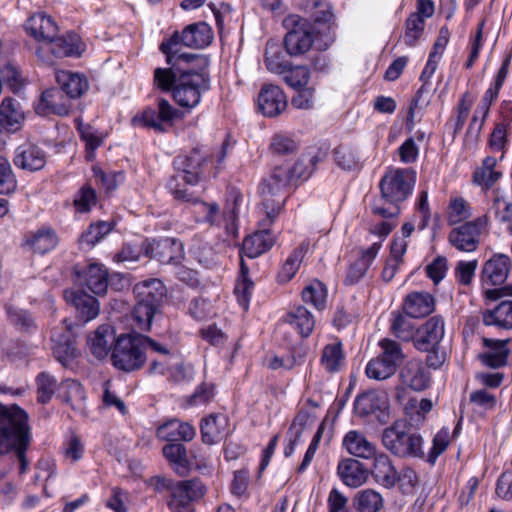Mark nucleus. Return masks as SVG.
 <instances>
[{"label":"nucleus","instance_id":"1","mask_svg":"<svg viewBox=\"0 0 512 512\" xmlns=\"http://www.w3.org/2000/svg\"><path fill=\"white\" fill-rule=\"evenodd\" d=\"M30 444L28 415L18 406L0 404V457L15 456L20 472L28 469L26 453Z\"/></svg>","mask_w":512,"mask_h":512},{"label":"nucleus","instance_id":"2","mask_svg":"<svg viewBox=\"0 0 512 512\" xmlns=\"http://www.w3.org/2000/svg\"><path fill=\"white\" fill-rule=\"evenodd\" d=\"M416 182L415 172L410 169H392L380 180V196L371 203L374 215L384 219L396 218L400 204L412 193Z\"/></svg>","mask_w":512,"mask_h":512},{"label":"nucleus","instance_id":"3","mask_svg":"<svg viewBox=\"0 0 512 512\" xmlns=\"http://www.w3.org/2000/svg\"><path fill=\"white\" fill-rule=\"evenodd\" d=\"M382 446L393 456L401 459H423L424 439L405 419L395 420L381 433Z\"/></svg>","mask_w":512,"mask_h":512},{"label":"nucleus","instance_id":"4","mask_svg":"<svg viewBox=\"0 0 512 512\" xmlns=\"http://www.w3.org/2000/svg\"><path fill=\"white\" fill-rule=\"evenodd\" d=\"M155 491L164 494L168 508L172 512H192L193 503L206 494V486L198 479L175 481L166 477H156Z\"/></svg>","mask_w":512,"mask_h":512},{"label":"nucleus","instance_id":"5","mask_svg":"<svg viewBox=\"0 0 512 512\" xmlns=\"http://www.w3.org/2000/svg\"><path fill=\"white\" fill-rule=\"evenodd\" d=\"M292 183L293 171H290V166L281 165L276 166L259 184V193L263 196L262 205L269 224L274 222L284 205V200H272L271 197L285 191Z\"/></svg>","mask_w":512,"mask_h":512},{"label":"nucleus","instance_id":"6","mask_svg":"<svg viewBox=\"0 0 512 512\" xmlns=\"http://www.w3.org/2000/svg\"><path fill=\"white\" fill-rule=\"evenodd\" d=\"M112 365L124 372H133L143 367L147 355L143 350L141 334H121L111 348Z\"/></svg>","mask_w":512,"mask_h":512},{"label":"nucleus","instance_id":"7","mask_svg":"<svg viewBox=\"0 0 512 512\" xmlns=\"http://www.w3.org/2000/svg\"><path fill=\"white\" fill-rule=\"evenodd\" d=\"M213 39L211 27L205 22H197L186 26L181 33L174 32L173 35L160 45V50L166 58H175L182 51V46L189 48H204Z\"/></svg>","mask_w":512,"mask_h":512},{"label":"nucleus","instance_id":"8","mask_svg":"<svg viewBox=\"0 0 512 512\" xmlns=\"http://www.w3.org/2000/svg\"><path fill=\"white\" fill-rule=\"evenodd\" d=\"M283 25L288 30L284 46L290 56H300L310 50L314 42V31L308 20L290 14L284 18Z\"/></svg>","mask_w":512,"mask_h":512},{"label":"nucleus","instance_id":"9","mask_svg":"<svg viewBox=\"0 0 512 512\" xmlns=\"http://www.w3.org/2000/svg\"><path fill=\"white\" fill-rule=\"evenodd\" d=\"M209 89L208 74L179 73L177 84L173 89V98L182 107L194 108L200 103L202 93Z\"/></svg>","mask_w":512,"mask_h":512},{"label":"nucleus","instance_id":"10","mask_svg":"<svg viewBox=\"0 0 512 512\" xmlns=\"http://www.w3.org/2000/svg\"><path fill=\"white\" fill-rule=\"evenodd\" d=\"M180 117L178 109L173 107L171 103L164 99L157 100V108L148 107L141 113L133 117L134 126L153 129L159 133H165L174 124V121Z\"/></svg>","mask_w":512,"mask_h":512},{"label":"nucleus","instance_id":"11","mask_svg":"<svg viewBox=\"0 0 512 512\" xmlns=\"http://www.w3.org/2000/svg\"><path fill=\"white\" fill-rule=\"evenodd\" d=\"M488 222L487 216L465 222L453 228L449 235V243L459 251L473 252L478 248L482 230Z\"/></svg>","mask_w":512,"mask_h":512},{"label":"nucleus","instance_id":"12","mask_svg":"<svg viewBox=\"0 0 512 512\" xmlns=\"http://www.w3.org/2000/svg\"><path fill=\"white\" fill-rule=\"evenodd\" d=\"M142 247L146 256L162 264H178L184 258L183 244L175 238L145 240Z\"/></svg>","mask_w":512,"mask_h":512},{"label":"nucleus","instance_id":"13","mask_svg":"<svg viewBox=\"0 0 512 512\" xmlns=\"http://www.w3.org/2000/svg\"><path fill=\"white\" fill-rule=\"evenodd\" d=\"M511 270V259L502 253L493 254L483 265L481 270L482 282L486 285H502L508 278Z\"/></svg>","mask_w":512,"mask_h":512},{"label":"nucleus","instance_id":"14","mask_svg":"<svg viewBox=\"0 0 512 512\" xmlns=\"http://www.w3.org/2000/svg\"><path fill=\"white\" fill-rule=\"evenodd\" d=\"M207 156L199 149H193L189 155L177 156L174 165L177 169L182 170L179 175L181 179L189 184L196 185L202 174V167L207 162Z\"/></svg>","mask_w":512,"mask_h":512},{"label":"nucleus","instance_id":"15","mask_svg":"<svg viewBox=\"0 0 512 512\" xmlns=\"http://www.w3.org/2000/svg\"><path fill=\"white\" fill-rule=\"evenodd\" d=\"M372 458L371 475L374 480L385 488H393L400 480V475L390 456L385 452L377 451Z\"/></svg>","mask_w":512,"mask_h":512},{"label":"nucleus","instance_id":"16","mask_svg":"<svg viewBox=\"0 0 512 512\" xmlns=\"http://www.w3.org/2000/svg\"><path fill=\"white\" fill-rule=\"evenodd\" d=\"M444 320L441 316H433L427 320L415 339L414 345L420 351H429L439 346L444 336Z\"/></svg>","mask_w":512,"mask_h":512},{"label":"nucleus","instance_id":"17","mask_svg":"<svg viewBox=\"0 0 512 512\" xmlns=\"http://www.w3.org/2000/svg\"><path fill=\"white\" fill-rule=\"evenodd\" d=\"M258 107L268 117H275L287 107V99L282 89L276 85H264L258 96Z\"/></svg>","mask_w":512,"mask_h":512},{"label":"nucleus","instance_id":"18","mask_svg":"<svg viewBox=\"0 0 512 512\" xmlns=\"http://www.w3.org/2000/svg\"><path fill=\"white\" fill-rule=\"evenodd\" d=\"M71 108V99L61 88H50L45 90L37 107V113L42 115L56 114L59 116L68 115Z\"/></svg>","mask_w":512,"mask_h":512},{"label":"nucleus","instance_id":"19","mask_svg":"<svg viewBox=\"0 0 512 512\" xmlns=\"http://www.w3.org/2000/svg\"><path fill=\"white\" fill-rule=\"evenodd\" d=\"M381 246V241H379L374 242L366 249H360V256L347 269L344 279L346 285H354L366 275L369 267L377 257Z\"/></svg>","mask_w":512,"mask_h":512},{"label":"nucleus","instance_id":"20","mask_svg":"<svg viewBox=\"0 0 512 512\" xmlns=\"http://www.w3.org/2000/svg\"><path fill=\"white\" fill-rule=\"evenodd\" d=\"M200 430L205 444L218 443L230 433L229 419L224 414H211L201 421Z\"/></svg>","mask_w":512,"mask_h":512},{"label":"nucleus","instance_id":"21","mask_svg":"<svg viewBox=\"0 0 512 512\" xmlns=\"http://www.w3.org/2000/svg\"><path fill=\"white\" fill-rule=\"evenodd\" d=\"M262 225L264 227L263 230L257 231L244 239L241 249L242 257L256 258L273 246L275 239L266 228L270 225L267 221V216L263 219Z\"/></svg>","mask_w":512,"mask_h":512},{"label":"nucleus","instance_id":"22","mask_svg":"<svg viewBox=\"0 0 512 512\" xmlns=\"http://www.w3.org/2000/svg\"><path fill=\"white\" fill-rule=\"evenodd\" d=\"M78 281L95 295H104L109 284L108 271L103 265L90 264L78 273Z\"/></svg>","mask_w":512,"mask_h":512},{"label":"nucleus","instance_id":"23","mask_svg":"<svg viewBox=\"0 0 512 512\" xmlns=\"http://www.w3.org/2000/svg\"><path fill=\"white\" fill-rule=\"evenodd\" d=\"M337 475L350 488H358L366 483L368 469L355 458H345L338 463Z\"/></svg>","mask_w":512,"mask_h":512},{"label":"nucleus","instance_id":"24","mask_svg":"<svg viewBox=\"0 0 512 512\" xmlns=\"http://www.w3.org/2000/svg\"><path fill=\"white\" fill-rule=\"evenodd\" d=\"M25 114L21 104L14 98L5 97L0 105V127L9 133L21 129Z\"/></svg>","mask_w":512,"mask_h":512},{"label":"nucleus","instance_id":"25","mask_svg":"<svg viewBox=\"0 0 512 512\" xmlns=\"http://www.w3.org/2000/svg\"><path fill=\"white\" fill-rule=\"evenodd\" d=\"M402 382L415 391L425 390L430 383V373L422 361L411 359L407 361L400 371Z\"/></svg>","mask_w":512,"mask_h":512},{"label":"nucleus","instance_id":"26","mask_svg":"<svg viewBox=\"0 0 512 512\" xmlns=\"http://www.w3.org/2000/svg\"><path fill=\"white\" fill-rule=\"evenodd\" d=\"M342 446L347 453L361 459H371L377 452L374 443L370 442L365 434L358 430L348 431L342 440Z\"/></svg>","mask_w":512,"mask_h":512},{"label":"nucleus","instance_id":"27","mask_svg":"<svg viewBox=\"0 0 512 512\" xmlns=\"http://www.w3.org/2000/svg\"><path fill=\"white\" fill-rule=\"evenodd\" d=\"M195 429L187 422L170 419L157 428V437L169 443L191 441L195 437Z\"/></svg>","mask_w":512,"mask_h":512},{"label":"nucleus","instance_id":"28","mask_svg":"<svg viewBox=\"0 0 512 512\" xmlns=\"http://www.w3.org/2000/svg\"><path fill=\"white\" fill-rule=\"evenodd\" d=\"M169 65L175 67L179 73H203L208 74L207 68L210 60L206 55L179 52L175 58H166Z\"/></svg>","mask_w":512,"mask_h":512},{"label":"nucleus","instance_id":"29","mask_svg":"<svg viewBox=\"0 0 512 512\" xmlns=\"http://www.w3.org/2000/svg\"><path fill=\"white\" fill-rule=\"evenodd\" d=\"M55 79L62 91L71 100L81 97L89 88L86 77L79 73L59 70L55 73Z\"/></svg>","mask_w":512,"mask_h":512},{"label":"nucleus","instance_id":"30","mask_svg":"<svg viewBox=\"0 0 512 512\" xmlns=\"http://www.w3.org/2000/svg\"><path fill=\"white\" fill-rule=\"evenodd\" d=\"M64 296L67 302L75 306L84 321H90L99 314L97 299L83 290H66Z\"/></svg>","mask_w":512,"mask_h":512},{"label":"nucleus","instance_id":"31","mask_svg":"<svg viewBox=\"0 0 512 512\" xmlns=\"http://www.w3.org/2000/svg\"><path fill=\"white\" fill-rule=\"evenodd\" d=\"M435 301L427 292L409 294L403 304L404 312L411 318H422L433 312Z\"/></svg>","mask_w":512,"mask_h":512},{"label":"nucleus","instance_id":"32","mask_svg":"<svg viewBox=\"0 0 512 512\" xmlns=\"http://www.w3.org/2000/svg\"><path fill=\"white\" fill-rule=\"evenodd\" d=\"M283 322L291 325L303 338L309 337L315 328L314 316L304 306H297L291 309L283 317Z\"/></svg>","mask_w":512,"mask_h":512},{"label":"nucleus","instance_id":"33","mask_svg":"<svg viewBox=\"0 0 512 512\" xmlns=\"http://www.w3.org/2000/svg\"><path fill=\"white\" fill-rule=\"evenodd\" d=\"M483 323L501 329H512V300H502L483 313Z\"/></svg>","mask_w":512,"mask_h":512},{"label":"nucleus","instance_id":"34","mask_svg":"<svg viewBox=\"0 0 512 512\" xmlns=\"http://www.w3.org/2000/svg\"><path fill=\"white\" fill-rule=\"evenodd\" d=\"M134 291L137 299L145 301L148 304H152L157 309L160 308L163 298L166 295V288L162 281L159 279H150L138 283Z\"/></svg>","mask_w":512,"mask_h":512},{"label":"nucleus","instance_id":"35","mask_svg":"<svg viewBox=\"0 0 512 512\" xmlns=\"http://www.w3.org/2000/svg\"><path fill=\"white\" fill-rule=\"evenodd\" d=\"M483 344L488 351L482 353L480 359L486 366L499 368L506 364L508 349L504 341L484 338Z\"/></svg>","mask_w":512,"mask_h":512},{"label":"nucleus","instance_id":"36","mask_svg":"<svg viewBox=\"0 0 512 512\" xmlns=\"http://www.w3.org/2000/svg\"><path fill=\"white\" fill-rule=\"evenodd\" d=\"M49 50L56 57H79L84 51L83 44L76 34L57 37L49 45Z\"/></svg>","mask_w":512,"mask_h":512},{"label":"nucleus","instance_id":"37","mask_svg":"<svg viewBox=\"0 0 512 512\" xmlns=\"http://www.w3.org/2000/svg\"><path fill=\"white\" fill-rule=\"evenodd\" d=\"M345 363L342 343L335 341L324 346L320 358L321 366L328 373L338 372Z\"/></svg>","mask_w":512,"mask_h":512},{"label":"nucleus","instance_id":"38","mask_svg":"<svg viewBox=\"0 0 512 512\" xmlns=\"http://www.w3.org/2000/svg\"><path fill=\"white\" fill-rule=\"evenodd\" d=\"M58 35V26L54 19L45 12L34 13V39L43 41L48 46Z\"/></svg>","mask_w":512,"mask_h":512},{"label":"nucleus","instance_id":"39","mask_svg":"<svg viewBox=\"0 0 512 512\" xmlns=\"http://www.w3.org/2000/svg\"><path fill=\"white\" fill-rule=\"evenodd\" d=\"M163 455L170 463L173 470L180 476L187 474L189 461L187 450L183 444L168 443L163 447Z\"/></svg>","mask_w":512,"mask_h":512},{"label":"nucleus","instance_id":"40","mask_svg":"<svg viewBox=\"0 0 512 512\" xmlns=\"http://www.w3.org/2000/svg\"><path fill=\"white\" fill-rule=\"evenodd\" d=\"M112 335V329L109 325L99 326L95 332L88 338L90 352L97 358H105L113 345H110L108 337Z\"/></svg>","mask_w":512,"mask_h":512},{"label":"nucleus","instance_id":"41","mask_svg":"<svg viewBox=\"0 0 512 512\" xmlns=\"http://www.w3.org/2000/svg\"><path fill=\"white\" fill-rule=\"evenodd\" d=\"M36 399L39 404L46 405L59 389L57 379L48 372H41L35 378Z\"/></svg>","mask_w":512,"mask_h":512},{"label":"nucleus","instance_id":"42","mask_svg":"<svg viewBox=\"0 0 512 512\" xmlns=\"http://www.w3.org/2000/svg\"><path fill=\"white\" fill-rule=\"evenodd\" d=\"M308 247L309 243L304 241L289 255L278 273V280L280 282H288L295 276Z\"/></svg>","mask_w":512,"mask_h":512},{"label":"nucleus","instance_id":"43","mask_svg":"<svg viewBox=\"0 0 512 512\" xmlns=\"http://www.w3.org/2000/svg\"><path fill=\"white\" fill-rule=\"evenodd\" d=\"M384 400L380 394L375 391H368L358 395L354 400V411L360 416H368L377 410H381Z\"/></svg>","mask_w":512,"mask_h":512},{"label":"nucleus","instance_id":"44","mask_svg":"<svg viewBox=\"0 0 512 512\" xmlns=\"http://www.w3.org/2000/svg\"><path fill=\"white\" fill-rule=\"evenodd\" d=\"M113 228L114 223L109 221H98L96 223H92L81 234L79 242L82 246L91 248L107 236Z\"/></svg>","mask_w":512,"mask_h":512},{"label":"nucleus","instance_id":"45","mask_svg":"<svg viewBox=\"0 0 512 512\" xmlns=\"http://www.w3.org/2000/svg\"><path fill=\"white\" fill-rule=\"evenodd\" d=\"M354 502L359 512H380L383 508L381 494L373 489L359 491L354 498Z\"/></svg>","mask_w":512,"mask_h":512},{"label":"nucleus","instance_id":"46","mask_svg":"<svg viewBox=\"0 0 512 512\" xmlns=\"http://www.w3.org/2000/svg\"><path fill=\"white\" fill-rule=\"evenodd\" d=\"M265 64L267 69L281 75L289 66L281 51V46L273 41H268L265 50Z\"/></svg>","mask_w":512,"mask_h":512},{"label":"nucleus","instance_id":"47","mask_svg":"<svg viewBox=\"0 0 512 512\" xmlns=\"http://www.w3.org/2000/svg\"><path fill=\"white\" fill-rule=\"evenodd\" d=\"M301 9L317 23H327L333 16L329 3L324 0H304Z\"/></svg>","mask_w":512,"mask_h":512},{"label":"nucleus","instance_id":"48","mask_svg":"<svg viewBox=\"0 0 512 512\" xmlns=\"http://www.w3.org/2000/svg\"><path fill=\"white\" fill-rule=\"evenodd\" d=\"M158 310L152 304L137 299L132 313L135 327L141 331H149Z\"/></svg>","mask_w":512,"mask_h":512},{"label":"nucleus","instance_id":"49","mask_svg":"<svg viewBox=\"0 0 512 512\" xmlns=\"http://www.w3.org/2000/svg\"><path fill=\"white\" fill-rule=\"evenodd\" d=\"M60 396L63 401L70 404L73 408L80 407L85 400V391L83 386L76 380L67 379L61 382L59 386Z\"/></svg>","mask_w":512,"mask_h":512},{"label":"nucleus","instance_id":"50","mask_svg":"<svg viewBox=\"0 0 512 512\" xmlns=\"http://www.w3.org/2000/svg\"><path fill=\"white\" fill-rule=\"evenodd\" d=\"M379 346L382 352L378 357L386 361L389 365H392V367L397 370L405 357L401 345L391 339H382L379 342Z\"/></svg>","mask_w":512,"mask_h":512},{"label":"nucleus","instance_id":"51","mask_svg":"<svg viewBox=\"0 0 512 512\" xmlns=\"http://www.w3.org/2000/svg\"><path fill=\"white\" fill-rule=\"evenodd\" d=\"M58 244V236L51 227H42L34 233V253L45 254Z\"/></svg>","mask_w":512,"mask_h":512},{"label":"nucleus","instance_id":"52","mask_svg":"<svg viewBox=\"0 0 512 512\" xmlns=\"http://www.w3.org/2000/svg\"><path fill=\"white\" fill-rule=\"evenodd\" d=\"M327 290L323 283L313 281L302 291V299L305 303L312 304L316 309L322 310L326 305Z\"/></svg>","mask_w":512,"mask_h":512},{"label":"nucleus","instance_id":"53","mask_svg":"<svg viewBox=\"0 0 512 512\" xmlns=\"http://www.w3.org/2000/svg\"><path fill=\"white\" fill-rule=\"evenodd\" d=\"M170 66V68H156L154 70V87L163 92H173L178 81L179 71L172 65Z\"/></svg>","mask_w":512,"mask_h":512},{"label":"nucleus","instance_id":"54","mask_svg":"<svg viewBox=\"0 0 512 512\" xmlns=\"http://www.w3.org/2000/svg\"><path fill=\"white\" fill-rule=\"evenodd\" d=\"M283 81L294 90L307 86L310 80V71L305 66H288L281 74Z\"/></svg>","mask_w":512,"mask_h":512},{"label":"nucleus","instance_id":"55","mask_svg":"<svg viewBox=\"0 0 512 512\" xmlns=\"http://www.w3.org/2000/svg\"><path fill=\"white\" fill-rule=\"evenodd\" d=\"M425 27L423 17L418 14H410L405 22V33L403 36L404 42L407 46L413 47L421 38Z\"/></svg>","mask_w":512,"mask_h":512},{"label":"nucleus","instance_id":"56","mask_svg":"<svg viewBox=\"0 0 512 512\" xmlns=\"http://www.w3.org/2000/svg\"><path fill=\"white\" fill-rule=\"evenodd\" d=\"M77 212L87 213L97 204V194L90 184L83 185L73 200Z\"/></svg>","mask_w":512,"mask_h":512},{"label":"nucleus","instance_id":"57","mask_svg":"<svg viewBox=\"0 0 512 512\" xmlns=\"http://www.w3.org/2000/svg\"><path fill=\"white\" fill-rule=\"evenodd\" d=\"M396 371L397 370H395L392 365H389L386 361L382 360L378 356L371 359L365 368L367 377L377 381L390 378L396 373Z\"/></svg>","mask_w":512,"mask_h":512},{"label":"nucleus","instance_id":"58","mask_svg":"<svg viewBox=\"0 0 512 512\" xmlns=\"http://www.w3.org/2000/svg\"><path fill=\"white\" fill-rule=\"evenodd\" d=\"M93 176L100 182L106 192L114 191L125 180L123 171H103L100 167L92 168Z\"/></svg>","mask_w":512,"mask_h":512},{"label":"nucleus","instance_id":"59","mask_svg":"<svg viewBox=\"0 0 512 512\" xmlns=\"http://www.w3.org/2000/svg\"><path fill=\"white\" fill-rule=\"evenodd\" d=\"M334 160L343 170H354L360 166L357 152L348 146H338L334 149Z\"/></svg>","mask_w":512,"mask_h":512},{"label":"nucleus","instance_id":"60","mask_svg":"<svg viewBox=\"0 0 512 512\" xmlns=\"http://www.w3.org/2000/svg\"><path fill=\"white\" fill-rule=\"evenodd\" d=\"M52 350L56 360L66 368L72 365L78 354L74 343L69 339L58 341L53 345Z\"/></svg>","mask_w":512,"mask_h":512},{"label":"nucleus","instance_id":"61","mask_svg":"<svg viewBox=\"0 0 512 512\" xmlns=\"http://www.w3.org/2000/svg\"><path fill=\"white\" fill-rule=\"evenodd\" d=\"M1 80L6 83L13 93H18L25 86V79L17 66L7 63L1 70Z\"/></svg>","mask_w":512,"mask_h":512},{"label":"nucleus","instance_id":"62","mask_svg":"<svg viewBox=\"0 0 512 512\" xmlns=\"http://www.w3.org/2000/svg\"><path fill=\"white\" fill-rule=\"evenodd\" d=\"M230 198L233 201V205L231 208H229L228 212L225 213V233L227 241H230L237 236V227L235 221L238 214V205L243 200L242 195L237 191H232L230 193Z\"/></svg>","mask_w":512,"mask_h":512},{"label":"nucleus","instance_id":"63","mask_svg":"<svg viewBox=\"0 0 512 512\" xmlns=\"http://www.w3.org/2000/svg\"><path fill=\"white\" fill-rule=\"evenodd\" d=\"M450 441L448 428H442L437 432L432 441V447L427 455V462L434 465L438 457L447 449Z\"/></svg>","mask_w":512,"mask_h":512},{"label":"nucleus","instance_id":"64","mask_svg":"<svg viewBox=\"0 0 512 512\" xmlns=\"http://www.w3.org/2000/svg\"><path fill=\"white\" fill-rule=\"evenodd\" d=\"M16 188V179L9 161L0 157V194H9Z\"/></svg>","mask_w":512,"mask_h":512}]
</instances>
